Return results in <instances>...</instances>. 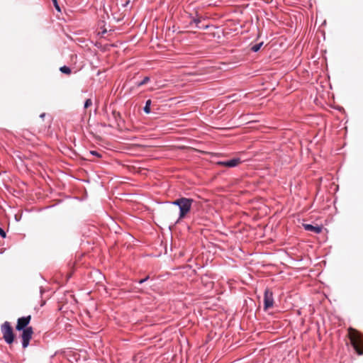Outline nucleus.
<instances>
[{
    "label": "nucleus",
    "mask_w": 363,
    "mask_h": 363,
    "mask_svg": "<svg viewBox=\"0 0 363 363\" xmlns=\"http://www.w3.org/2000/svg\"><path fill=\"white\" fill-rule=\"evenodd\" d=\"M348 337L350 342L358 354H363V336L356 329L348 328Z\"/></svg>",
    "instance_id": "obj_1"
},
{
    "label": "nucleus",
    "mask_w": 363,
    "mask_h": 363,
    "mask_svg": "<svg viewBox=\"0 0 363 363\" xmlns=\"http://www.w3.org/2000/svg\"><path fill=\"white\" fill-rule=\"evenodd\" d=\"M194 200L192 199L182 197L172 202L173 205L179 208V219H183L190 212Z\"/></svg>",
    "instance_id": "obj_2"
},
{
    "label": "nucleus",
    "mask_w": 363,
    "mask_h": 363,
    "mask_svg": "<svg viewBox=\"0 0 363 363\" xmlns=\"http://www.w3.org/2000/svg\"><path fill=\"white\" fill-rule=\"evenodd\" d=\"M1 331L5 342L9 345L12 344L14 341L15 335L11 323L5 321L1 326Z\"/></svg>",
    "instance_id": "obj_3"
},
{
    "label": "nucleus",
    "mask_w": 363,
    "mask_h": 363,
    "mask_svg": "<svg viewBox=\"0 0 363 363\" xmlns=\"http://www.w3.org/2000/svg\"><path fill=\"white\" fill-rule=\"evenodd\" d=\"M21 333V339H22V345L23 348H26L30 342V340L32 338L33 334V330L32 327H28L25 330H22Z\"/></svg>",
    "instance_id": "obj_4"
},
{
    "label": "nucleus",
    "mask_w": 363,
    "mask_h": 363,
    "mask_svg": "<svg viewBox=\"0 0 363 363\" xmlns=\"http://www.w3.org/2000/svg\"><path fill=\"white\" fill-rule=\"evenodd\" d=\"M274 298L272 292L267 289L264 291V308L267 310L273 306Z\"/></svg>",
    "instance_id": "obj_5"
},
{
    "label": "nucleus",
    "mask_w": 363,
    "mask_h": 363,
    "mask_svg": "<svg viewBox=\"0 0 363 363\" xmlns=\"http://www.w3.org/2000/svg\"><path fill=\"white\" fill-rule=\"evenodd\" d=\"M31 320V315L23 316L19 318L17 320V324L16 325V329L18 331H21L22 330H25L28 328V324L30 323Z\"/></svg>",
    "instance_id": "obj_6"
},
{
    "label": "nucleus",
    "mask_w": 363,
    "mask_h": 363,
    "mask_svg": "<svg viewBox=\"0 0 363 363\" xmlns=\"http://www.w3.org/2000/svg\"><path fill=\"white\" fill-rule=\"evenodd\" d=\"M241 163V160L240 158H234L228 161H222L218 162L217 164L220 166L227 167H236Z\"/></svg>",
    "instance_id": "obj_7"
},
{
    "label": "nucleus",
    "mask_w": 363,
    "mask_h": 363,
    "mask_svg": "<svg viewBox=\"0 0 363 363\" xmlns=\"http://www.w3.org/2000/svg\"><path fill=\"white\" fill-rule=\"evenodd\" d=\"M303 225L306 230L311 231L317 234L321 233L322 231V227L318 225L314 226L311 224H303Z\"/></svg>",
    "instance_id": "obj_8"
},
{
    "label": "nucleus",
    "mask_w": 363,
    "mask_h": 363,
    "mask_svg": "<svg viewBox=\"0 0 363 363\" xmlns=\"http://www.w3.org/2000/svg\"><path fill=\"white\" fill-rule=\"evenodd\" d=\"M151 100L150 99H148L146 103H145V106L144 107V111L146 113H150V106H151Z\"/></svg>",
    "instance_id": "obj_9"
},
{
    "label": "nucleus",
    "mask_w": 363,
    "mask_h": 363,
    "mask_svg": "<svg viewBox=\"0 0 363 363\" xmlns=\"http://www.w3.org/2000/svg\"><path fill=\"white\" fill-rule=\"evenodd\" d=\"M60 70L66 74H69L71 73V69L69 67L67 66H63L60 68Z\"/></svg>",
    "instance_id": "obj_10"
},
{
    "label": "nucleus",
    "mask_w": 363,
    "mask_h": 363,
    "mask_svg": "<svg viewBox=\"0 0 363 363\" xmlns=\"http://www.w3.org/2000/svg\"><path fill=\"white\" fill-rule=\"evenodd\" d=\"M149 81H150V77H145L140 82H138L137 84V86L140 87L144 84H146Z\"/></svg>",
    "instance_id": "obj_11"
},
{
    "label": "nucleus",
    "mask_w": 363,
    "mask_h": 363,
    "mask_svg": "<svg viewBox=\"0 0 363 363\" xmlns=\"http://www.w3.org/2000/svg\"><path fill=\"white\" fill-rule=\"evenodd\" d=\"M262 45V43H258V44H256L255 45H253L251 48V50L253 51V52H257L259 50L261 46Z\"/></svg>",
    "instance_id": "obj_12"
},
{
    "label": "nucleus",
    "mask_w": 363,
    "mask_h": 363,
    "mask_svg": "<svg viewBox=\"0 0 363 363\" xmlns=\"http://www.w3.org/2000/svg\"><path fill=\"white\" fill-rule=\"evenodd\" d=\"M92 105V101L90 99L86 100L84 103V108H87Z\"/></svg>",
    "instance_id": "obj_13"
},
{
    "label": "nucleus",
    "mask_w": 363,
    "mask_h": 363,
    "mask_svg": "<svg viewBox=\"0 0 363 363\" xmlns=\"http://www.w3.org/2000/svg\"><path fill=\"white\" fill-rule=\"evenodd\" d=\"M52 2H53V4H54V5H55V7L56 8V9H57V10H58V11H60V7H59V6H58V4H57V0H52Z\"/></svg>",
    "instance_id": "obj_14"
},
{
    "label": "nucleus",
    "mask_w": 363,
    "mask_h": 363,
    "mask_svg": "<svg viewBox=\"0 0 363 363\" xmlns=\"http://www.w3.org/2000/svg\"><path fill=\"white\" fill-rule=\"evenodd\" d=\"M0 235L2 237V238H6V233L5 231L0 228Z\"/></svg>",
    "instance_id": "obj_15"
},
{
    "label": "nucleus",
    "mask_w": 363,
    "mask_h": 363,
    "mask_svg": "<svg viewBox=\"0 0 363 363\" xmlns=\"http://www.w3.org/2000/svg\"><path fill=\"white\" fill-rule=\"evenodd\" d=\"M90 154L95 155L96 157H101V155L99 152H97L96 151H91Z\"/></svg>",
    "instance_id": "obj_16"
},
{
    "label": "nucleus",
    "mask_w": 363,
    "mask_h": 363,
    "mask_svg": "<svg viewBox=\"0 0 363 363\" xmlns=\"http://www.w3.org/2000/svg\"><path fill=\"white\" fill-rule=\"evenodd\" d=\"M113 116H114V118H115L116 119L117 118V117H120V116H121L120 113L116 112V111H113Z\"/></svg>",
    "instance_id": "obj_17"
},
{
    "label": "nucleus",
    "mask_w": 363,
    "mask_h": 363,
    "mask_svg": "<svg viewBox=\"0 0 363 363\" xmlns=\"http://www.w3.org/2000/svg\"><path fill=\"white\" fill-rule=\"evenodd\" d=\"M194 22L197 26L200 23V20L199 19H194Z\"/></svg>",
    "instance_id": "obj_18"
},
{
    "label": "nucleus",
    "mask_w": 363,
    "mask_h": 363,
    "mask_svg": "<svg viewBox=\"0 0 363 363\" xmlns=\"http://www.w3.org/2000/svg\"><path fill=\"white\" fill-rule=\"evenodd\" d=\"M147 279V278H145V279H140V280L139 281V283H140V284H142V283H143L145 281H146Z\"/></svg>",
    "instance_id": "obj_19"
},
{
    "label": "nucleus",
    "mask_w": 363,
    "mask_h": 363,
    "mask_svg": "<svg viewBox=\"0 0 363 363\" xmlns=\"http://www.w3.org/2000/svg\"><path fill=\"white\" fill-rule=\"evenodd\" d=\"M44 116H45V113H42V114L40 115V117H41V118H44Z\"/></svg>",
    "instance_id": "obj_20"
}]
</instances>
